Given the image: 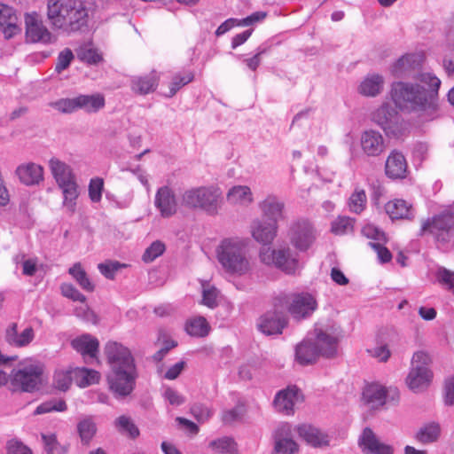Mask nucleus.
Returning <instances> with one entry per match:
<instances>
[{"instance_id": "obj_61", "label": "nucleus", "mask_w": 454, "mask_h": 454, "mask_svg": "<svg viewBox=\"0 0 454 454\" xmlns=\"http://www.w3.org/2000/svg\"><path fill=\"white\" fill-rule=\"evenodd\" d=\"M191 412L200 422L207 420L212 415L211 410L201 403L193 404L191 408Z\"/></svg>"}, {"instance_id": "obj_34", "label": "nucleus", "mask_w": 454, "mask_h": 454, "mask_svg": "<svg viewBox=\"0 0 454 454\" xmlns=\"http://www.w3.org/2000/svg\"><path fill=\"white\" fill-rule=\"evenodd\" d=\"M159 77L155 71L144 76H136L131 80V90L139 95H146L154 91L158 86Z\"/></svg>"}, {"instance_id": "obj_64", "label": "nucleus", "mask_w": 454, "mask_h": 454, "mask_svg": "<svg viewBox=\"0 0 454 454\" xmlns=\"http://www.w3.org/2000/svg\"><path fill=\"white\" fill-rule=\"evenodd\" d=\"M362 233L364 237L375 239V240H385V234L381 231H380L376 226L372 224H367L363 227Z\"/></svg>"}, {"instance_id": "obj_4", "label": "nucleus", "mask_w": 454, "mask_h": 454, "mask_svg": "<svg viewBox=\"0 0 454 454\" xmlns=\"http://www.w3.org/2000/svg\"><path fill=\"white\" fill-rule=\"evenodd\" d=\"M217 259L224 270L234 276H246L253 270L247 244L239 238L224 239L216 249Z\"/></svg>"}, {"instance_id": "obj_42", "label": "nucleus", "mask_w": 454, "mask_h": 454, "mask_svg": "<svg viewBox=\"0 0 454 454\" xmlns=\"http://www.w3.org/2000/svg\"><path fill=\"white\" fill-rule=\"evenodd\" d=\"M74 373L77 384L82 387L98 383L100 379V374L98 372L84 367L75 369Z\"/></svg>"}, {"instance_id": "obj_62", "label": "nucleus", "mask_w": 454, "mask_h": 454, "mask_svg": "<svg viewBox=\"0 0 454 454\" xmlns=\"http://www.w3.org/2000/svg\"><path fill=\"white\" fill-rule=\"evenodd\" d=\"M369 246L377 253L380 262L386 263L391 261L392 254L386 247L379 242H369Z\"/></svg>"}, {"instance_id": "obj_55", "label": "nucleus", "mask_w": 454, "mask_h": 454, "mask_svg": "<svg viewBox=\"0 0 454 454\" xmlns=\"http://www.w3.org/2000/svg\"><path fill=\"white\" fill-rule=\"evenodd\" d=\"M42 439L44 444V450L47 454H62L65 450L59 447L57 441L56 435L51 434H42Z\"/></svg>"}, {"instance_id": "obj_30", "label": "nucleus", "mask_w": 454, "mask_h": 454, "mask_svg": "<svg viewBox=\"0 0 454 454\" xmlns=\"http://www.w3.org/2000/svg\"><path fill=\"white\" fill-rule=\"evenodd\" d=\"M34 339V331L31 327L26 328L20 334L18 333V325L11 324L5 331L6 342L13 347H25Z\"/></svg>"}, {"instance_id": "obj_31", "label": "nucleus", "mask_w": 454, "mask_h": 454, "mask_svg": "<svg viewBox=\"0 0 454 454\" xmlns=\"http://www.w3.org/2000/svg\"><path fill=\"white\" fill-rule=\"evenodd\" d=\"M71 345L84 357L88 356L90 359H97L99 342L96 338H93L89 334H84L73 340Z\"/></svg>"}, {"instance_id": "obj_35", "label": "nucleus", "mask_w": 454, "mask_h": 454, "mask_svg": "<svg viewBox=\"0 0 454 454\" xmlns=\"http://www.w3.org/2000/svg\"><path fill=\"white\" fill-rule=\"evenodd\" d=\"M386 212L392 219H411L414 217L411 206L403 200H395L387 203Z\"/></svg>"}, {"instance_id": "obj_9", "label": "nucleus", "mask_w": 454, "mask_h": 454, "mask_svg": "<svg viewBox=\"0 0 454 454\" xmlns=\"http://www.w3.org/2000/svg\"><path fill=\"white\" fill-rule=\"evenodd\" d=\"M454 212L444 210L421 223L419 236L430 234L437 243L448 244L453 238Z\"/></svg>"}, {"instance_id": "obj_22", "label": "nucleus", "mask_w": 454, "mask_h": 454, "mask_svg": "<svg viewBox=\"0 0 454 454\" xmlns=\"http://www.w3.org/2000/svg\"><path fill=\"white\" fill-rule=\"evenodd\" d=\"M385 174L392 180L406 178L408 164L404 155L401 152L393 150L388 154L385 162Z\"/></svg>"}, {"instance_id": "obj_29", "label": "nucleus", "mask_w": 454, "mask_h": 454, "mask_svg": "<svg viewBox=\"0 0 454 454\" xmlns=\"http://www.w3.org/2000/svg\"><path fill=\"white\" fill-rule=\"evenodd\" d=\"M362 399L369 408L379 409L386 403L387 390L380 384L367 385L363 390Z\"/></svg>"}, {"instance_id": "obj_47", "label": "nucleus", "mask_w": 454, "mask_h": 454, "mask_svg": "<svg viewBox=\"0 0 454 454\" xmlns=\"http://www.w3.org/2000/svg\"><path fill=\"white\" fill-rule=\"evenodd\" d=\"M354 221L350 217L340 216L332 223V231L336 235L347 234L353 230Z\"/></svg>"}, {"instance_id": "obj_1", "label": "nucleus", "mask_w": 454, "mask_h": 454, "mask_svg": "<svg viewBox=\"0 0 454 454\" xmlns=\"http://www.w3.org/2000/svg\"><path fill=\"white\" fill-rule=\"evenodd\" d=\"M104 352L110 366L106 377L110 390L118 398L129 395L138 376L131 351L121 343L110 340L105 345Z\"/></svg>"}, {"instance_id": "obj_15", "label": "nucleus", "mask_w": 454, "mask_h": 454, "mask_svg": "<svg viewBox=\"0 0 454 454\" xmlns=\"http://www.w3.org/2000/svg\"><path fill=\"white\" fill-rule=\"evenodd\" d=\"M340 338V333L338 328L326 326L315 329V340L313 341L321 353V356L331 358L337 354Z\"/></svg>"}, {"instance_id": "obj_27", "label": "nucleus", "mask_w": 454, "mask_h": 454, "mask_svg": "<svg viewBox=\"0 0 454 454\" xmlns=\"http://www.w3.org/2000/svg\"><path fill=\"white\" fill-rule=\"evenodd\" d=\"M15 174L20 183L27 186L37 185L43 180V167L34 162L20 164Z\"/></svg>"}, {"instance_id": "obj_20", "label": "nucleus", "mask_w": 454, "mask_h": 454, "mask_svg": "<svg viewBox=\"0 0 454 454\" xmlns=\"http://www.w3.org/2000/svg\"><path fill=\"white\" fill-rule=\"evenodd\" d=\"M300 401H301L300 390L295 386H292L277 393L273 405L278 412L293 415L294 407Z\"/></svg>"}, {"instance_id": "obj_36", "label": "nucleus", "mask_w": 454, "mask_h": 454, "mask_svg": "<svg viewBox=\"0 0 454 454\" xmlns=\"http://www.w3.org/2000/svg\"><path fill=\"white\" fill-rule=\"evenodd\" d=\"M227 200L233 205H248L253 202V193L247 185H236L227 193Z\"/></svg>"}, {"instance_id": "obj_39", "label": "nucleus", "mask_w": 454, "mask_h": 454, "mask_svg": "<svg viewBox=\"0 0 454 454\" xmlns=\"http://www.w3.org/2000/svg\"><path fill=\"white\" fill-rule=\"evenodd\" d=\"M63 193V205L71 214L74 213L76 207V200L79 196L78 185L76 181L70 182L62 185H59Z\"/></svg>"}, {"instance_id": "obj_14", "label": "nucleus", "mask_w": 454, "mask_h": 454, "mask_svg": "<svg viewBox=\"0 0 454 454\" xmlns=\"http://www.w3.org/2000/svg\"><path fill=\"white\" fill-rule=\"evenodd\" d=\"M26 39L30 43H51L56 41L47 27L43 24L41 17L35 13H27L25 16Z\"/></svg>"}, {"instance_id": "obj_18", "label": "nucleus", "mask_w": 454, "mask_h": 454, "mask_svg": "<svg viewBox=\"0 0 454 454\" xmlns=\"http://www.w3.org/2000/svg\"><path fill=\"white\" fill-rule=\"evenodd\" d=\"M275 308L262 314L257 322V328L265 335L281 334L283 329L287 325L286 315Z\"/></svg>"}, {"instance_id": "obj_40", "label": "nucleus", "mask_w": 454, "mask_h": 454, "mask_svg": "<svg viewBox=\"0 0 454 454\" xmlns=\"http://www.w3.org/2000/svg\"><path fill=\"white\" fill-rule=\"evenodd\" d=\"M68 273L75 279L79 286L86 292H93L95 285L90 279L86 271L82 269L80 262H75L69 270Z\"/></svg>"}, {"instance_id": "obj_46", "label": "nucleus", "mask_w": 454, "mask_h": 454, "mask_svg": "<svg viewBox=\"0 0 454 454\" xmlns=\"http://www.w3.org/2000/svg\"><path fill=\"white\" fill-rule=\"evenodd\" d=\"M367 198L363 189H356L349 198V208L356 214H360L365 207Z\"/></svg>"}, {"instance_id": "obj_25", "label": "nucleus", "mask_w": 454, "mask_h": 454, "mask_svg": "<svg viewBox=\"0 0 454 454\" xmlns=\"http://www.w3.org/2000/svg\"><path fill=\"white\" fill-rule=\"evenodd\" d=\"M278 225L275 222L255 219L251 224L252 237L259 243L270 244L278 233Z\"/></svg>"}, {"instance_id": "obj_52", "label": "nucleus", "mask_w": 454, "mask_h": 454, "mask_svg": "<svg viewBox=\"0 0 454 454\" xmlns=\"http://www.w3.org/2000/svg\"><path fill=\"white\" fill-rule=\"evenodd\" d=\"M125 267L126 264L121 263L116 261H109L104 263H99L98 265L99 272L108 279H114L116 272H118L121 269Z\"/></svg>"}, {"instance_id": "obj_38", "label": "nucleus", "mask_w": 454, "mask_h": 454, "mask_svg": "<svg viewBox=\"0 0 454 454\" xmlns=\"http://www.w3.org/2000/svg\"><path fill=\"white\" fill-rule=\"evenodd\" d=\"M185 331L192 337H206L210 332V325L204 317L198 316L186 321Z\"/></svg>"}, {"instance_id": "obj_19", "label": "nucleus", "mask_w": 454, "mask_h": 454, "mask_svg": "<svg viewBox=\"0 0 454 454\" xmlns=\"http://www.w3.org/2000/svg\"><path fill=\"white\" fill-rule=\"evenodd\" d=\"M258 207L268 221L278 224V221L285 219V202L275 194H268L258 203Z\"/></svg>"}, {"instance_id": "obj_48", "label": "nucleus", "mask_w": 454, "mask_h": 454, "mask_svg": "<svg viewBox=\"0 0 454 454\" xmlns=\"http://www.w3.org/2000/svg\"><path fill=\"white\" fill-rule=\"evenodd\" d=\"M219 291L215 286H203L201 303L209 309H215L219 304Z\"/></svg>"}, {"instance_id": "obj_53", "label": "nucleus", "mask_w": 454, "mask_h": 454, "mask_svg": "<svg viewBox=\"0 0 454 454\" xmlns=\"http://www.w3.org/2000/svg\"><path fill=\"white\" fill-rule=\"evenodd\" d=\"M165 251V245L159 240H156L153 242L150 247H148L143 256L142 259L145 262H151L154 261L157 257L161 255L163 252Z\"/></svg>"}, {"instance_id": "obj_56", "label": "nucleus", "mask_w": 454, "mask_h": 454, "mask_svg": "<svg viewBox=\"0 0 454 454\" xmlns=\"http://www.w3.org/2000/svg\"><path fill=\"white\" fill-rule=\"evenodd\" d=\"M73 59L74 54L72 51L68 48L64 49L59 53L55 66V71L60 74L62 71H64L69 67Z\"/></svg>"}, {"instance_id": "obj_51", "label": "nucleus", "mask_w": 454, "mask_h": 454, "mask_svg": "<svg viewBox=\"0 0 454 454\" xmlns=\"http://www.w3.org/2000/svg\"><path fill=\"white\" fill-rule=\"evenodd\" d=\"M72 372L71 371H64L59 370L57 371L54 374L53 378V385L56 388L66 391L69 388L72 383Z\"/></svg>"}, {"instance_id": "obj_26", "label": "nucleus", "mask_w": 454, "mask_h": 454, "mask_svg": "<svg viewBox=\"0 0 454 454\" xmlns=\"http://www.w3.org/2000/svg\"><path fill=\"white\" fill-rule=\"evenodd\" d=\"M0 30L6 39L13 37L21 31L13 8L3 4H0Z\"/></svg>"}, {"instance_id": "obj_32", "label": "nucleus", "mask_w": 454, "mask_h": 454, "mask_svg": "<svg viewBox=\"0 0 454 454\" xmlns=\"http://www.w3.org/2000/svg\"><path fill=\"white\" fill-rule=\"evenodd\" d=\"M49 168L59 186L75 181L71 167L64 161L51 158L49 160Z\"/></svg>"}, {"instance_id": "obj_10", "label": "nucleus", "mask_w": 454, "mask_h": 454, "mask_svg": "<svg viewBox=\"0 0 454 454\" xmlns=\"http://www.w3.org/2000/svg\"><path fill=\"white\" fill-rule=\"evenodd\" d=\"M262 263L274 266L286 274H294L300 267L299 257L288 246H283L277 249L269 247H262L259 254Z\"/></svg>"}, {"instance_id": "obj_11", "label": "nucleus", "mask_w": 454, "mask_h": 454, "mask_svg": "<svg viewBox=\"0 0 454 454\" xmlns=\"http://www.w3.org/2000/svg\"><path fill=\"white\" fill-rule=\"evenodd\" d=\"M105 105V98L100 93L91 95L81 94L71 98H60L49 104L50 106L62 114H73L78 110H83L88 114L97 113Z\"/></svg>"}, {"instance_id": "obj_16", "label": "nucleus", "mask_w": 454, "mask_h": 454, "mask_svg": "<svg viewBox=\"0 0 454 454\" xmlns=\"http://www.w3.org/2000/svg\"><path fill=\"white\" fill-rule=\"evenodd\" d=\"M274 448L271 454H295L299 447L294 439L292 425L284 422L279 424L272 434Z\"/></svg>"}, {"instance_id": "obj_59", "label": "nucleus", "mask_w": 454, "mask_h": 454, "mask_svg": "<svg viewBox=\"0 0 454 454\" xmlns=\"http://www.w3.org/2000/svg\"><path fill=\"white\" fill-rule=\"evenodd\" d=\"M61 292L65 297L74 301L85 302L86 301V297L71 284H63Z\"/></svg>"}, {"instance_id": "obj_28", "label": "nucleus", "mask_w": 454, "mask_h": 454, "mask_svg": "<svg viewBox=\"0 0 454 454\" xmlns=\"http://www.w3.org/2000/svg\"><path fill=\"white\" fill-rule=\"evenodd\" d=\"M296 429L299 436L314 447L329 445L330 439L328 434L311 425L302 424L298 426Z\"/></svg>"}, {"instance_id": "obj_45", "label": "nucleus", "mask_w": 454, "mask_h": 454, "mask_svg": "<svg viewBox=\"0 0 454 454\" xmlns=\"http://www.w3.org/2000/svg\"><path fill=\"white\" fill-rule=\"evenodd\" d=\"M77 430L82 442L88 443L94 436L97 427L92 418L87 417L82 419L77 425Z\"/></svg>"}, {"instance_id": "obj_41", "label": "nucleus", "mask_w": 454, "mask_h": 454, "mask_svg": "<svg viewBox=\"0 0 454 454\" xmlns=\"http://www.w3.org/2000/svg\"><path fill=\"white\" fill-rule=\"evenodd\" d=\"M440 432L439 424L432 422L419 428L416 434V439L423 444L431 443L437 441Z\"/></svg>"}, {"instance_id": "obj_2", "label": "nucleus", "mask_w": 454, "mask_h": 454, "mask_svg": "<svg viewBox=\"0 0 454 454\" xmlns=\"http://www.w3.org/2000/svg\"><path fill=\"white\" fill-rule=\"evenodd\" d=\"M47 17L53 29L71 34L87 27L89 11L82 0H48Z\"/></svg>"}, {"instance_id": "obj_49", "label": "nucleus", "mask_w": 454, "mask_h": 454, "mask_svg": "<svg viewBox=\"0 0 454 454\" xmlns=\"http://www.w3.org/2000/svg\"><path fill=\"white\" fill-rule=\"evenodd\" d=\"M193 74L186 72L184 74H176L169 86V94L168 97H173L183 86L188 84L193 80Z\"/></svg>"}, {"instance_id": "obj_21", "label": "nucleus", "mask_w": 454, "mask_h": 454, "mask_svg": "<svg viewBox=\"0 0 454 454\" xmlns=\"http://www.w3.org/2000/svg\"><path fill=\"white\" fill-rule=\"evenodd\" d=\"M360 146L363 153L369 157L380 156L386 150L383 136L380 132L372 129L361 134Z\"/></svg>"}, {"instance_id": "obj_8", "label": "nucleus", "mask_w": 454, "mask_h": 454, "mask_svg": "<svg viewBox=\"0 0 454 454\" xmlns=\"http://www.w3.org/2000/svg\"><path fill=\"white\" fill-rule=\"evenodd\" d=\"M371 120L379 126L387 137L398 138L408 129V124L398 113L396 107L383 103L371 114Z\"/></svg>"}, {"instance_id": "obj_43", "label": "nucleus", "mask_w": 454, "mask_h": 454, "mask_svg": "<svg viewBox=\"0 0 454 454\" xmlns=\"http://www.w3.org/2000/svg\"><path fill=\"white\" fill-rule=\"evenodd\" d=\"M116 429L122 434H126L132 439L139 435V429L132 419L125 415L118 417L114 421Z\"/></svg>"}, {"instance_id": "obj_23", "label": "nucleus", "mask_w": 454, "mask_h": 454, "mask_svg": "<svg viewBox=\"0 0 454 454\" xmlns=\"http://www.w3.org/2000/svg\"><path fill=\"white\" fill-rule=\"evenodd\" d=\"M358 443L364 454H393V449L381 442L370 427L364 429Z\"/></svg>"}, {"instance_id": "obj_6", "label": "nucleus", "mask_w": 454, "mask_h": 454, "mask_svg": "<svg viewBox=\"0 0 454 454\" xmlns=\"http://www.w3.org/2000/svg\"><path fill=\"white\" fill-rule=\"evenodd\" d=\"M423 56L405 54L399 58L390 67L391 74L397 78H413L420 83L429 85L434 91L439 90L441 81L431 73H421Z\"/></svg>"}, {"instance_id": "obj_5", "label": "nucleus", "mask_w": 454, "mask_h": 454, "mask_svg": "<svg viewBox=\"0 0 454 454\" xmlns=\"http://www.w3.org/2000/svg\"><path fill=\"white\" fill-rule=\"evenodd\" d=\"M43 372V363L32 357L25 358L12 371L11 386L13 390L33 393L40 388Z\"/></svg>"}, {"instance_id": "obj_63", "label": "nucleus", "mask_w": 454, "mask_h": 454, "mask_svg": "<svg viewBox=\"0 0 454 454\" xmlns=\"http://www.w3.org/2000/svg\"><path fill=\"white\" fill-rule=\"evenodd\" d=\"M8 454H32V450L23 442L17 440H11L7 443Z\"/></svg>"}, {"instance_id": "obj_50", "label": "nucleus", "mask_w": 454, "mask_h": 454, "mask_svg": "<svg viewBox=\"0 0 454 454\" xmlns=\"http://www.w3.org/2000/svg\"><path fill=\"white\" fill-rule=\"evenodd\" d=\"M67 410V403L64 400H51L40 404L35 411V414H43L51 411H64Z\"/></svg>"}, {"instance_id": "obj_13", "label": "nucleus", "mask_w": 454, "mask_h": 454, "mask_svg": "<svg viewBox=\"0 0 454 454\" xmlns=\"http://www.w3.org/2000/svg\"><path fill=\"white\" fill-rule=\"evenodd\" d=\"M287 238L296 250L305 252L316 240V230L308 219L299 218L290 223Z\"/></svg>"}, {"instance_id": "obj_58", "label": "nucleus", "mask_w": 454, "mask_h": 454, "mask_svg": "<svg viewBox=\"0 0 454 454\" xmlns=\"http://www.w3.org/2000/svg\"><path fill=\"white\" fill-rule=\"evenodd\" d=\"M367 352L371 356L377 358L380 362L387 361L391 355L387 345L383 343H380L373 348H367Z\"/></svg>"}, {"instance_id": "obj_57", "label": "nucleus", "mask_w": 454, "mask_h": 454, "mask_svg": "<svg viewBox=\"0 0 454 454\" xmlns=\"http://www.w3.org/2000/svg\"><path fill=\"white\" fill-rule=\"evenodd\" d=\"M77 55L82 61L88 64H98L102 60L101 55L93 48L81 49Z\"/></svg>"}, {"instance_id": "obj_44", "label": "nucleus", "mask_w": 454, "mask_h": 454, "mask_svg": "<svg viewBox=\"0 0 454 454\" xmlns=\"http://www.w3.org/2000/svg\"><path fill=\"white\" fill-rule=\"evenodd\" d=\"M209 446L217 454H237L236 443L231 437L225 436L214 440L209 443Z\"/></svg>"}, {"instance_id": "obj_33", "label": "nucleus", "mask_w": 454, "mask_h": 454, "mask_svg": "<svg viewBox=\"0 0 454 454\" xmlns=\"http://www.w3.org/2000/svg\"><path fill=\"white\" fill-rule=\"evenodd\" d=\"M321 356L315 342L309 339L300 343L295 349V357L300 364L306 365L314 363Z\"/></svg>"}, {"instance_id": "obj_7", "label": "nucleus", "mask_w": 454, "mask_h": 454, "mask_svg": "<svg viewBox=\"0 0 454 454\" xmlns=\"http://www.w3.org/2000/svg\"><path fill=\"white\" fill-rule=\"evenodd\" d=\"M222 192L215 186H200L186 190L182 195V205L191 209H201L210 215H216Z\"/></svg>"}, {"instance_id": "obj_37", "label": "nucleus", "mask_w": 454, "mask_h": 454, "mask_svg": "<svg viewBox=\"0 0 454 454\" xmlns=\"http://www.w3.org/2000/svg\"><path fill=\"white\" fill-rule=\"evenodd\" d=\"M384 85V79L380 74L368 75L361 82L359 92L366 97H375L379 95Z\"/></svg>"}, {"instance_id": "obj_60", "label": "nucleus", "mask_w": 454, "mask_h": 454, "mask_svg": "<svg viewBox=\"0 0 454 454\" xmlns=\"http://www.w3.org/2000/svg\"><path fill=\"white\" fill-rule=\"evenodd\" d=\"M437 279L439 283L447 286L454 293V272L445 268H440L437 271Z\"/></svg>"}, {"instance_id": "obj_54", "label": "nucleus", "mask_w": 454, "mask_h": 454, "mask_svg": "<svg viewBox=\"0 0 454 454\" xmlns=\"http://www.w3.org/2000/svg\"><path fill=\"white\" fill-rule=\"evenodd\" d=\"M104 182L102 178H92L89 184V197L94 203L99 202L102 198Z\"/></svg>"}, {"instance_id": "obj_12", "label": "nucleus", "mask_w": 454, "mask_h": 454, "mask_svg": "<svg viewBox=\"0 0 454 454\" xmlns=\"http://www.w3.org/2000/svg\"><path fill=\"white\" fill-rule=\"evenodd\" d=\"M431 363L429 355L424 351L414 353L411 360V368L406 378V384L413 392H421L427 388L433 372L428 365Z\"/></svg>"}, {"instance_id": "obj_24", "label": "nucleus", "mask_w": 454, "mask_h": 454, "mask_svg": "<svg viewBox=\"0 0 454 454\" xmlns=\"http://www.w3.org/2000/svg\"><path fill=\"white\" fill-rule=\"evenodd\" d=\"M154 205L162 217H170L177 211V202L174 192L168 186L158 189Z\"/></svg>"}, {"instance_id": "obj_17", "label": "nucleus", "mask_w": 454, "mask_h": 454, "mask_svg": "<svg viewBox=\"0 0 454 454\" xmlns=\"http://www.w3.org/2000/svg\"><path fill=\"white\" fill-rule=\"evenodd\" d=\"M288 312L297 320L309 317L317 307L316 299L308 293L294 294L287 298Z\"/></svg>"}, {"instance_id": "obj_3", "label": "nucleus", "mask_w": 454, "mask_h": 454, "mask_svg": "<svg viewBox=\"0 0 454 454\" xmlns=\"http://www.w3.org/2000/svg\"><path fill=\"white\" fill-rule=\"evenodd\" d=\"M426 89L422 84L411 82H395L391 84L389 95L395 106L402 112L412 113L424 111L432 105L434 91L429 85Z\"/></svg>"}]
</instances>
